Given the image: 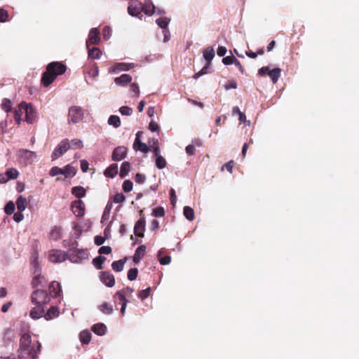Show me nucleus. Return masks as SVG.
Masks as SVG:
<instances>
[{"instance_id": "nucleus-28", "label": "nucleus", "mask_w": 359, "mask_h": 359, "mask_svg": "<svg viewBox=\"0 0 359 359\" xmlns=\"http://www.w3.org/2000/svg\"><path fill=\"white\" fill-rule=\"evenodd\" d=\"M16 205L18 211H24L27 205V201L26 198H25L22 196H19L16 200Z\"/></svg>"}, {"instance_id": "nucleus-53", "label": "nucleus", "mask_w": 359, "mask_h": 359, "mask_svg": "<svg viewBox=\"0 0 359 359\" xmlns=\"http://www.w3.org/2000/svg\"><path fill=\"white\" fill-rule=\"evenodd\" d=\"M235 59L236 58L233 55L226 56L222 59V62L225 65H229L235 62Z\"/></svg>"}, {"instance_id": "nucleus-37", "label": "nucleus", "mask_w": 359, "mask_h": 359, "mask_svg": "<svg viewBox=\"0 0 359 359\" xmlns=\"http://www.w3.org/2000/svg\"><path fill=\"white\" fill-rule=\"evenodd\" d=\"M6 177L8 180H15L19 175L18 171L13 168H8L6 172Z\"/></svg>"}, {"instance_id": "nucleus-49", "label": "nucleus", "mask_w": 359, "mask_h": 359, "mask_svg": "<svg viewBox=\"0 0 359 359\" xmlns=\"http://www.w3.org/2000/svg\"><path fill=\"white\" fill-rule=\"evenodd\" d=\"M8 13L4 8H0V22H5L8 20Z\"/></svg>"}, {"instance_id": "nucleus-40", "label": "nucleus", "mask_w": 359, "mask_h": 359, "mask_svg": "<svg viewBox=\"0 0 359 359\" xmlns=\"http://www.w3.org/2000/svg\"><path fill=\"white\" fill-rule=\"evenodd\" d=\"M76 173V170L74 167L71 166L70 165H67L65 167V177H74Z\"/></svg>"}, {"instance_id": "nucleus-47", "label": "nucleus", "mask_w": 359, "mask_h": 359, "mask_svg": "<svg viewBox=\"0 0 359 359\" xmlns=\"http://www.w3.org/2000/svg\"><path fill=\"white\" fill-rule=\"evenodd\" d=\"M126 295L125 290H119L116 292L114 297L118 298L121 302H123V303L125 302L126 303H128V301L126 299Z\"/></svg>"}, {"instance_id": "nucleus-12", "label": "nucleus", "mask_w": 359, "mask_h": 359, "mask_svg": "<svg viewBox=\"0 0 359 359\" xmlns=\"http://www.w3.org/2000/svg\"><path fill=\"white\" fill-rule=\"evenodd\" d=\"M100 280L107 287H113L115 284L114 276L109 271L101 272Z\"/></svg>"}, {"instance_id": "nucleus-41", "label": "nucleus", "mask_w": 359, "mask_h": 359, "mask_svg": "<svg viewBox=\"0 0 359 359\" xmlns=\"http://www.w3.org/2000/svg\"><path fill=\"white\" fill-rule=\"evenodd\" d=\"M170 21V18L165 17L156 19V22L161 28L165 29L168 27Z\"/></svg>"}, {"instance_id": "nucleus-14", "label": "nucleus", "mask_w": 359, "mask_h": 359, "mask_svg": "<svg viewBox=\"0 0 359 359\" xmlns=\"http://www.w3.org/2000/svg\"><path fill=\"white\" fill-rule=\"evenodd\" d=\"M48 290L49 296L55 298L60 297L62 292L61 285L57 281H52L49 285Z\"/></svg>"}, {"instance_id": "nucleus-38", "label": "nucleus", "mask_w": 359, "mask_h": 359, "mask_svg": "<svg viewBox=\"0 0 359 359\" xmlns=\"http://www.w3.org/2000/svg\"><path fill=\"white\" fill-rule=\"evenodd\" d=\"M124 264L125 260L120 259L118 261H114L111 264V267L113 270H114L115 271L119 272L123 269Z\"/></svg>"}, {"instance_id": "nucleus-48", "label": "nucleus", "mask_w": 359, "mask_h": 359, "mask_svg": "<svg viewBox=\"0 0 359 359\" xmlns=\"http://www.w3.org/2000/svg\"><path fill=\"white\" fill-rule=\"evenodd\" d=\"M152 215L154 217H163L165 215V210L163 207H158L153 210Z\"/></svg>"}, {"instance_id": "nucleus-35", "label": "nucleus", "mask_w": 359, "mask_h": 359, "mask_svg": "<svg viewBox=\"0 0 359 359\" xmlns=\"http://www.w3.org/2000/svg\"><path fill=\"white\" fill-rule=\"evenodd\" d=\"M184 217L189 221H193L195 218L194 211L189 206H185L183 210Z\"/></svg>"}, {"instance_id": "nucleus-24", "label": "nucleus", "mask_w": 359, "mask_h": 359, "mask_svg": "<svg viewBox=\"0 0 359 359\" xmlns=\"http://www.w3.org/2000/svg\"><path fill=\"white\" fill-rule=\"evenodd\" d=\"M88 252L84 250H79L76 252V255H72L71 260L74 262L81 261L83 259H87Z\"/></svg>"}, {"instance_id": "nucleus-32", "label": "nucleus", "mask_w": 359, "mask_h": 359, "mask_svg": "<svg viewBox=\"0 0 359 359\" xmlns=\"http://www.w3.org/2000/svg\"><path fill=\"white\" fill-rule=\"evenodd\" d=\"M130 164L127 161H124L121 165V169H120V172H119L120 177L121 178H123L126 175H128V174L130 171Z\"/></svg>"}, {"instance_id": "nucleus-26", "label": "nucleus", "mask_w": 359, "mask_h": 359, "mask_svg": "<svg viewBox=\"0 0 359 359\" xmlns=\"http://www.w3.org/2000/svg\"><path fill=\"white\" fill-rule=\"evenodd\" d=\"M92 331L96 334L102 336L106 333L107 327L103 323H97L92 327Z\"/></svg>"}, {"instance_id": "nucleus-42", "label": "nucleus", "mask_w": 359, "mask_h": 359, "mask_svg": "<svg viewBox=\"0 0 359 359\" xmlns=\"http://www.w3.org/2000/svg\"><path fill=\"white\" fill-rule=\"evenodd\" d=\"M15 211V203L13 201H8L5 207H4V212L6 215H11L14 213Z\"/></svg>"}, {"instance_id": "nucleus-56", "label": "nucleus", "mask_w": 359, "mask_h": 359, "mask_svg": "<svg viewBox=\"0 0 359 359\" xmlns=\"http://www.w3.org/2000/svg\"><path fill=\"white\" fill-rule=\"evenodd\" d=\"M98 252L100 255H109L111 252V248L109 246H102L100 248Z\"/></svg>"}, {"instance_id": "nucleus-44", "label": "nucleus", "mask_w": 359, "mask_h": 359, "mask_svg": "<svg viewBox=\"0 0 359 359\" xmlns=\"http://www.w3.org/2000/svg\"><path fill=\"white\" fill-rule=\"evenodd\" d=\"M155 163L158 169H163L167 165L165 159L162 156L156 157Z\"/></svg>"}, {"instance_id": "nucleus-59", "label": "nucleus", "mask_w": 359, "mask_h": 359, "mask_svg": "<svg viewBox=\"0 0 359 359\" xmlns=\"http://www.w3.org/2000/svg\"><path fill=\"white\" fill-rule=\"evenodd\" d=\"M186 152L189 156H193L196 153L195 147L193 144H189L185 148Z\"/></svg>"}, {"instance_id": "nucleus-3", "label": "nucleus", "mask_w": 359, "mask_h": 359, "mask_svg": "<svg viewBox=\"0 0 359 359\" xmlns=\"http://www.w3.org/2000/svg\"><path fill=\"white\" fill-rule=\"evenodd\" d=\"M31 300L35 305L44 306L49 303L50 297L46 290H36L32 292Z\"/></svg>"}, {"instance_id": "nucleus-29", "label": "nucleus", "mask_w": 359, "mask_h": 359, "mask_svg": "<svg viewBox=\"0 0 359 359\" xmlns=\"http://www.w3.org/2000/svg\"><path fill=\"white\" fill-rule=\"evenodd\" d=\"M86 189L81 186L74 187L72 189V194L78 198H83L86 196Z\"/></svg>"}, {"instance_id": "nucleus-21", "label": "nucleus", "mask_w": 359, "mask_h": 359, "mask_svg": "<svg viewBox=\"0 0 359 359\" xmlns=\"http://www.w3.org/2000/svg\"><path fill=\"white\" fill-rule=\"evenodd\" d=\"M134 67V64L133 63H117L114 65V67L112 68V72H121V71H128L129 69Z\"/></svg>"}, {"instance_id": "nucleus-54", "label": "nucleus", "mask_w": 359, "mask_h": 359, "mask_svg": "<svg viewBox=\"0 0 359 359\" xmlns=\"http://www.w3.org/2000/svg\"><path fill=\"white\" fill-rule=\"evenodd\" d=\"M126 197L122 193L116 194L114 197V202L115 203H120L125 201Z\"/></svg>"}, {"instance_id": "nucleus-15", "label": "nucleus", "mask_w": 359, "mask_h": 359, "mask_svg": "<svg viewBox=\"0 0 359 359\" xmlns=\"http://www.w3.org/2000/svg\"><path fill=\"white\" fill-rule=\"evenodd\" d=\"M145 230V219L140 218L135 224L134 233L138 237H144V232Z\"/></svg>"}, {"instance_id": "nucleus-17", "label": "nucleus", "mask_w": 359, "mask_h": 359, "mask_svg": "<svg viewBox=\"0 0 359 359\" xmlns=\"http://www.w3.org/2000/svg\"><path fill=\"white\" fill-rule=\"evenodd\" d=\"M35 268L36 269L34 272V276L32 281V285L34 288L41 285L43 284V281L45 280L44 277L41 276L40 270L37 268L36 265L35 266Z\"/></svg>"}, {"instance_id": "nucleus-61", "label": "nucleus", "mask_w": 359, "mask_h": 359, "mask_svg": "<svg viewBox=\"0 0 359 359\" xmlns=\"http://www.w3.org/2000/svg\"><path fill=\"white\" fill-rule=\"evenodd\" d=\"M130 90L135 93L136 97H139V95H140V90H139V86H138L137 83H133L130 85Z\"/></svg>"}, {"instance_id": "nucleus-34", "label": "nucleus", "mask_w": 359, "mask_h": 359, "mask_svg": "<svg viewBox=\"0 0 359 359\" xmlns=\"http://www.w3.org/2000/svg\"><path fill=\"white\" fill-rule=\"evenodd\" d=\"M163 252L162 250H159L158 252V258L161 264L167 265L170 263L171 257L168 255L163 256Z\"/></svg>"}, {"instance_id": "nucleus-11", "label": "nucleus", "mask_w": 359, "mask_h": 359, "mask_svg": "<svg viewBox=\"0 0 359 359\" xmlns=\"http://www.w3.org/2000/svg\"><path fill=\"white\" fill-rule=\"evenodd\" d=\"M127 154V148L123 146H119L114 149L111 158L114 161H119L126 158Z\"/></svg>"}, {"instance_id": "nucleus-31", "label": "nucleus", "mask_w": 359, "mask_h": 359, "mask_svg": "<svg viewBox=\"0 0 359 359\" xmlns=\"http://www.w3.org/2000/svg\"><path fill=\"white\" fill-rule=\"evenodd\" d=\"M91 333L88 331H82L79 334V339L82 344H88L91 340Z\"/></svg>"}, {"instance_id": "nucleus-13", "label": "nucleus", "mask_w": 359, "mask_h": 359, "mask_svg": "<svg viewBox=\"0 0 359 359\" xmlns=\"http://www.w3.org/2000/svg\"><path fill=\"white\" fill-rule=\"evenodd\" d=\"M100 32L97 28H93L88 34V39L86 41L87 48L90 44H97L100 41Z\"/></svg>"}, {"instance_id": "nucleus-63", "label": "nucleus", "mask_w": 359, "mask_h": 359, "mask_svg": "<svg viewBox=\"0 0 359 359\" xmlns=\"http://www.w3.org/2000/svg\"><path fill=\"white\" fill-rule=\"evenodd\" d=\"M149 129L151 132H156V131L158 130L159 126L156 122L151 121L149 124Z\"/></svg>"}, {"instance_id": "nucleus-10", "label": "nucleus", "mask_w": 359, "mask_h": 359, "mask_svg": "<svg viewBox=\"0 0 359 359\" xmlns=\"http://www.w3.org/2000/svg\"><path fill=\"white\" fill-rule=\"evenodd\" d=\"M72 210L76 217H83L85 214V205L81 200H77L72 203Z\"/></svg>"}, {"instance_id": "nucleus-46", "label": "nucleus", "mask_w": 359, "mask_h": 359, "mask_svg": "<svg viewBox=\"0 0 359 359\" xmlns=\"http://www.w3.org/2000/svg\"><path fill=\"white\" fill-rule=\"evenodd\" d=\"M138 270L137 268H132L128 271V278L129 280H134L137 278Z\"/></svg>"}, {"instance_id": "nucleus-62", "label": "nucleus", "mask_w": 359, "mask_h": 359, "mask_svg": "<svg viewBox=\"0 0 359 359\" xmlns=\"http://www.w3.org/2000/svg\"><path fill=\"white\" fill-rule=\"evenodd\" d=\"M136 150H140V151L143 153H147L149 151V147L145 143H140V145L137 146Z\"/></svg>"}, {"instance_id": "nucleus-30", "label": "nucleus", "mask_w": 359, "mask_h": 359, "mask_svg": "<svg viewBox=\"0 0 359 359\" xmlns=\"http://www.w3.org/2000/svg\"><path fill=\"white\" fill-rule=\"evenodd\" d=\"M99 310L106 315H110L113 313L114 309L112 305L107 302H104L98 306Z\"/></svg>"}, {"instance_id": "nucleus-25", "label": "nucleus", "mask_w": 359, "mask_h": 359, "mask_svg": "<svg viewBox=\"0 0 359 359\" xmlns=\"http://www.w3.org/2000/svg\"><path fill=\"white\" fill-rule=\"evenodd\" d=\"M59 313L60 312L57 307L52 306L47 311L46 313H45L44 318L46 320H49L57 317L59 316Z\"/></svg>"}, {"instance_id": "nucleus-57", "label": "nucleus", "mask_w": 359, "mask_h": 359, "mask_svg": "<svg viewBox=\"0 0 359 359\" xmlns=\"http://www.w3.org/2000/svg\"><path fill=\"white\" fill-rule=\"evenodd\" d=\"M23 113H24V111H20L19 110V108L18 109L14 110V118L18 123H20V122L21 121V116Z\"/></svg>"}, {"instance_id": "nucleus-7", "label": "nucleus", "mask_w": 359, "mask_h": 359, "mask_svg": "<svg viewBox=\"0 0 359 359\" xmlns=\"http://www.w3.org/2000/svg\"><path fill=\"white\" fill-rule=\"evenodd\" d=\"M83 112L80 107L74 106L69 108V122L76 123L82 120Z\"/></svg>"}, {"instance_id": "nucleus-64", "label": "nucleus", "mask_w": 359, "mask_h": 359, "mask_svg": "<svg viewBox=\"0 0 359 359\" xmlns=\"http://www.w3.org/2000/svg\"><path fill=\"white\" fill-rule=\"evenodd\" d=\"M71 143L73 147H75L76 148H82L83 147V142L81 140L78 139H74L71 141Z\"/></svg>"}, {"instance_id": "nucleus-43", "label": "nucleus", "mask_w": 359, "mask_h": 359, "mask_svg": "<svg viewBox=\"0 0 359 359\" xmlns=\"http://www.w3.org/2000/svg\"><path fill=\"white\" fill-rule=\"evenodd\" d=\"M1 107L3 110H4L6 112H9L12 109V102L8 99H4L2 101V103L1 104Z\"/></svg>"}, {"instance_id": "nucleus-4", "label": "nucleus", "mask_w": 359, "mask_h": 359, "mask_svg": "<svg viewBox=\"0 0 359 359\" xmlns=\"http://www.w3.org/2000/svg\"><path fill=\"white\" fill-rule=\"evenodd\" d=\"M281 69L278 67L274 68L271 70L269 67H262L258 70V74L261 76L268 75L273 83H276L280 76Z\"/></svg>"}, {"instance_id": "nucleus-27", "label": "nucleus", "mask_w": 359, "mask_h": 359, "mask_svg": "<svg viewBox=\"0 0 359 359\" xmlns=\"http://www.w3.org/2000/svg\"><path fill=\"white\" fill-rule=\"evenodd\" d=\"M203 57L207 61V65H209L215 57V50L213 48L208 47L203 50Z\"/></svg>"}, {"instance_id": "nucleus-8", "label": "nucleus", "mask_w": 359, "mask_h": 359, "mask_svg": "<svg viewBox=\"0 0 359 359\" xmlns=\"http://www.w3.org/2000/svg\"><path fill=\"white\" fill-rule=\"evenodd\" d=\"M18 156L20 159L22 160L25 164H30L36 158V155L34 151L21 149L18 151Z\"/></svg>"}, {"instance_id": "nucleus-52", "label": "nucleus", "mask_w": 359, "mask_h": 359, "mask_svg": "<svg viewBox=\"0 0 359 359\" xmlns=\"http://www.w3.org/2000/svg\"><path fill=\"white\" fill-rule=\"evenodd\" d=\"M151 287H149L145 290H143L139 292L138 297L144 300L147 299L149 294H150Z\"/></svg>"}, {"instance_id": "nucleus-33", "label": "nucleus", "mask_w": 359, "mask_h": 359, "mask_svg": "<svg viewBox=\"0 0 359 359\" xmlns=\"http://www.w3.org/2000/svg\"><path fill=\"white\" fill-rule=\"evenodd\" d=\"M88 57L92 59H99L102 55V51L96 47L92 48H88Z\"/></svg>"}, {"instance_id": "nucleus-5", "label": "nucleus", "mask_w": 359, "mask_h": 359, "mask_svg": "<svg viewBox=\"0 0 359 359\" xmlns=\"http://www.w3.org/2000/svg\"><path fill=\"white\" fill-rule=\"evenodd\" d=\"M70 148L71 146L69 140L64 139L54 149L51 156L52 160H55L60 156H62Z\"/></svg>"}, {"instance_id": "nucleus-50", "label": "nucleus", "mask_w": 359, "mask_h": 359, "mask_svg": "<svg viewBox=\"0 0 359 359\" xmlns=\"http://www.w3.org/2000/svg\"><path fill=\"white\" fill-rule=\"evenodd\" d=\"M119 111L122 115L130 116L133 113V109L128 106H123L119 109Z\"/></svg>"}, {"instance_id": "nucleus-9", "label": "nucleus", "mask_w": 359, "mask_h": 359, "mask_svg": "<svg viewBox=\"0 0 359 359\" xmlns=\"http://www.w3.org/2000/svg\"><path fill=\"white\" fill-rule=\"evenodd\" d=\"M67 257V254L60 250H53L49 254V260L53 263H58L65 261Z\"/></svg>"}, {"instance_id": "nucleus-60", "label": "nucleus", "mask_w": 359, "mask_h": 359, "mask_svg": "<svg viewBox=\"0 0 359 359\" xmlns=\"http://www.w3.org/2000/svg\"><path fill=\"white\" fill-rule=\"evenodd\" d=\"M145 176L140 173H137L135 177V181L138 184H143L145 182Z\"/></svg>"}, {"instance_id": "nucleus-45", "label": "nucleus", "mask_w": 359, "mask_h": 359, "mask_svg": "<svg viewBox=\"0 0 359 359\" xmlns=\"http://www.w3.org/2000/svg\"><path fill=\"white\" fill-rule=\"evenodd\" d=\"M88 74L90 77L95 78L99 74V69L97 65L95 63H93L91 67H90V69L88 71Z\"/></svg>"}, {"instance_id": "nucleus-20", "label": "nucleus", "mask_w": 359, "mask_h": 359, "mask_svg": "<svg viewBox=\"0 0 359 359\" xmlns=\"http://www.w3.org/2000/svg\"><path fill=\"white\" fill-rule=\"evenodd\" d=\"M142 11L148 15H151L155 11V6L151 0H146L142 4Z\"/></svg>"}, {"instance_id": "nucleus-16", "label": "nucleus", "mask_w": 359, "mask_h": 359, "mask_svg": "<svg viewBox=\"0 0 359 359\" xmlns=\"http://www.w3.org/2000/svg\"><path fill=\"white\" fill-rule=\"evenodd\" d=\"M142 4L139 2H133L128 7V12L130 15L138 16L141 14Z\"/></svg>"}, {"instance_id": "nucleus-39", "label": "nucleus", "mask_w": 359, "mask_h": 359, "mask_svg": "<svg viewBox=\"0 0 359 359\" xmlns=\"http://www.w3.org/2000/svg\"><path fill=\"white\" fill-rule=\"evenodd\" d=\"M108 123L113 126L115 128H118L121 126V120L118 116L111 115L108 119Z\"/></svg>"}, {"instance_id": "nucleus-18", "label": "nucleus", "mask_w": 359, "mask_h": 359, "mask_svg": "<svg viewBox=\"0 0 359 359\" xmlns=\"http://www.w3.org/2000/svg\"><path fill=\"white\" fill-rule=\"evenodd\" d=\"M45 309L44 306L40 305H36L31 311L29 316L33 319H39L42 316H44Z\"/></svg>"}, {"instance_id": "nucleus-1", "label": "nucleus", "mask_w": 359, "mask_h": 359, "mask_svg": "<svg viewBox=\"0 0 359 359\" xmlns=\"http://www.w3.org/2000/svg\"><path fill=\"white\" fill-rule=\"evenodd\" d=\"M41 344L39 341H32V337L28 333H24L20 339V346L18 350L19 359H36L40 351Z\"/></svg>"}, {"instance_id": "nucleus-6", "label": "nucleus", "mask_w": 359, "mask_h": 359, "mask_svg": "<svg viewBox=\"0 0 359 359\" xmlns=\"http://www.w3.org/2000/svg\"><path fill=\"white\" fill-rule=\"evenodd\" d=\"M19 110L20 111H24V113L25 114V121L28 123H33L35 121V113L31 105H29L25 102H21L19 104Z\"/></svg>"}, {"instance_id": "nucleus-2", "label": "nucleus", "mask_w": 359, "mask_h": 359, "mask_svg": "<svg viewBox=\"0 0 359 359\" xmlns=\"http://www.w3.org/2000/svg\"><path fill=\"white\" fill-rule=\"evenodd\" d=\"M67 70V66L61 62H51L46 66V72L42 74L41 83L44 87L49 86L58 76L62 75Z\"/></svg>"}, {"instance_id": "nucleus-23", "label": "nucleus", "mask_w": 359, "mask_h": 359, "mask_svg": "<svg viewBox=\"0 0 359 359\" xmlns=\"http://www.w3.org/2000/svg\"><path fill=\"white\" fill-rule=\"evenodd\" d=\"M118 173V165L116 163L110 165L104 172V175L107 177L113 178Z\"/></svg>"}, {"instance_id": "nucleus-19", "label": "nucleus", "mask_w": 359, "mask_h": 359, "mask_svg": "<svg viewBox=\"0 0 359 359\" xmlns=\"http://www.w3.org/2000/svg\"><path fill=\"white\" fill-rule=\"evenodd\" d=\"M146 252V247L145 245H140L139 246L135 252V255L133 256V262L135 264H138L140 260L143 258Z\"/></svg>"}, {"instance_id": "nucleus-22", "label": "nucleus", "mask_w": 359, "mask_h": 359, "mask_svg": "<svg viewBox=\"0 0 359 359\" xmlns=\"http://www.w3.org/2000/svg\"><path fill=\"white\" fill-rule=\"evenodd\" d=\"M132 81V77L129 74H123L119 77H116L114 79V82L116 84L119 86H126V84L130 83Z\"/></svg>"}, {"instance_id": "nucleus-58", "label": "nucleus", "mask_w": 359, "mask_h": 359, "mask_svg": "<svg viewBox=\"0 0 359 359\" xmlns=\"http://www.w3.org/2000/svg\"><path fill=\"white\" fill-rule=\"evenodd\" d=\"M237 88V83L235 81H229L224 85L226 90H230L231 88L236 89Z\"/></svg>"}, {"instance_id": "nucleus-51", "label": "nucleus", "mask_w": 359, "mask_h": 359, "mask_svg": "<svg viewBox=\"0 0 359 359\" xmlns=\"http://www.w3.org/2000/svg\"><path fill=\"white\" fill-rule=\"evenodd\" d=\"M133 182L130 180H125L123 183V189L126 192H129L133 189Z\"/></svg>"}, {"instance_id": "nucleus-36", "label": "nucleus", "mask_w": 359, "mask_h": 359, "mask_svg": "<svg viewBox=\"0 0 359 359\" xmlns=\"http://www.w3.org/2000/svg\"><path fill=\"white\" fill-rule=\"evenodd\" d=\"M105 261L106 257L100 255L93 259V263L97 269H102V264Z\"/></svg>"}, {"instance_id": "nucleus-55", "label": "nucleus", "mask_w": 359, "mask_h": 359, "mask_svg": "<svg viewBox=\"0 0 359 359\" xmlns=\"http://www.w3.org/2000/svg\"><path fill=\"white\" fill-rule=\"evenodd\" d=\"M233 165H234V161L233 160H231L222 166V170H223L224 168H226L230 173H231L233 171Z\"/></svg>"}]
</instances>
